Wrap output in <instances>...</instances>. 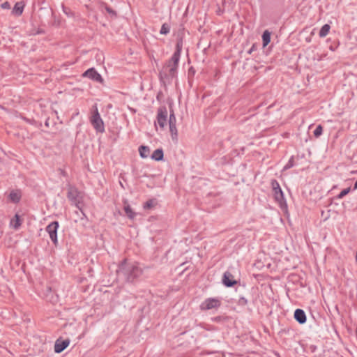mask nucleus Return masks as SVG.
<instances>
[{
  "instance_id": "obj_17",
  "label": "nucleus",
  "mask_w": 357,
  "mask_h": 357,
  "mask_svg": "<svg viewBox=\"0 0 357 357\" xmlns=\"http://www.w3.org/2000/svg\"><path fill=\"white\" fill-rule=\"evenodd\" d=\"M151 158L156 161L162 160L163 158V151L161 149H156L153 153Z\"/></svg>"
},
{
  "instance_id": "obj_15",
  "label": "nucleus",
  "mask_w": 357,
  "mask_h": 357,
  "mask_svg": "<svg viewBox=\"0 0 357 357\" xmlns=\"http://www.w3.org/2000/svg\"><path fill=\"white\" fill-rule=\"evenodd\" d=\"M21 198V193L18 190H13L9 195V199L11 202L17 203Z\"/></svg>"
},
{
  "instance_id": "obj_28",
  "label": "nucleus",
  "mask_w": 357,
  "mask_h": 357,
  "mask_svg": "<svg viewBox=\"0 0 357 357\" xmlns=\"http://www.w3.org/2000/svg\"><path fill=\"white\" fill-rule=\"evenodd\" d=\"M350 188H347L346 189H344L339 195L338 198L342 199L343 197H344L346 195H347L350 192Z\"/></svg>"
},
{
  "instance_id": "obj_22",
  "label": "nucleus",
  "mask_w": 357,
  "mask_h": 357,
  "mask_svg": "<svg viewBox=\"0 0 357 357\" xmlns=\"http://www.w3.org/2000/svg\"><path fill=\"white\" fill-rule=\"evenodd\" d=\"M176 119L174 115V112L172 109L170 111L169 119V125H176Z\"/></svg>"
},
{
  "instance_id": "obj_4",
  "label": "nucleus",
  "mask_w": 357,
  "mask_h": 357,
  "mask_svg": "<svg viewBox=\"0 0 357 357\" xmlns=\"http://www.w3.org/2000/svg\"><path fill=\"white\" fill-rule=\"evenodd\" d=\"M67 196L75 204L77 208L81 209L79 204L82 203L84 197L81 192L76 188L69 185Z\"/></svg>"
},
{
  "instance_id": "obj_5",
  "label": "nucleus",
  "mask_w": 357,
  "mask_h": 357,
  "mask_svg": "<svg viewBox=\"0 0 357 357\" xmlns=\"http://www.w3.org/2000/svg\"><path fill=\"white\" fill-rule=\"evenodd\" d=\"M91 123L96 131L99 132H103L105 131L104 123L100 116L97 108H96V110L92 116Z\"/></svg>"
},
{
  "instance_id": "obj_21",
  "label": "nucleus",
  "mask_w": 357,
  "mask_h": 357,
  "mask_svg": "<svg viewBox=\"0 0 357 357\" xmlns=\"http://www.w3.org/2000/svg\"><path fill=\"white\" fill-rule=\"evenodd\" d=\"M330 29H331L330 25H328V24H324V25L321 27V30H320V31H319V36H320L321 38H324V37H325V36L328 33V32H329V31H330Z\"/></svg>"
},
{
  "instance_id": "obj_9",
  "label": "nucleus",
  "mask_w": 357,
  "mask_h": 357,
  "mask_svg": "<svg viewBox=\"0 0 357 357\" xmlns=\"http://www.w3.org/2000/svg\"><path fill=\"white\" fill-rule=\"evenodd\" d=\"M220 302L218 299L208 298L202 305V309L210 310L213 308H217L220 306Z\"/></svg>"
},
{
  "instance_id": "obj_27",
  "label": "nucleus",
  "mask_w": 357,
  "mask_h": 357,
  "mask_svg": "<svg viewBox=\"0 0 357 357\" xmlns=\"http://www.w3.org/2000/svg\"><path fill=\"white\" fill-rule=\"evenodd\" d=\"M322 130H323L322 126H320V125H319V126H318L316 128V129H315V130H314V136H315L316 137H319V136L321 135V133H322Z\"/></svg>"
},
{
  "instance_id": "obj_29",
  "label": "nucleus",
  "mask_w": 357,
  "mask_h": 357,
  "mask_svg": "<svg viewBox=\"0 0 357 357\" xmlns=\"http://www.w3.org/2000/svg\"><path fill=\"white\" fill-rule=\"evenodd\" d=\"M1 7L3 9H10V5L8 1H6L1 5Z\"/></svg>"
},
{
  "instance_id": "obj_7",
  "label": "nucleus",
  "mask_w": 357,
  "mask_h": 357,
  "mask_svg": "<svg viewBox=\"0 0 357 357\" xmlns=\"http://www.w3.org/2000/svg\"><path fill=\"white\" fill-rule=\"evenodd\" d=\"M167 112L165 107H161L158 109V116H157V121L158 125L161 128H164L165 125L166 124L167 121Z\"/></svg>"
},
{
  "instance_id": "obj_30",
  "label": "nucleus",
  "mask_w": 357,
  "mask_h": 357,
  "mask_svg": "<svg viewBox=\"0 0 357 357\" xmlns=\"http://www.w3.org/2000/svg\"><path fill=\"white\" fill-rule=\"evenodd\" d=\"M354 189H357V181H356L354 184Z\"/></svg>"
},
{
  "instance_id": "obj_2",
  "label": "nucleus",
  "mask_w": 357,
  "mask_h": 357,
  "mask_svg": "<svg viewBox=\"0 0 357 357\" xmlns=\"http://www.w3.org/2000/svg\"><path fill=\"white\" fill-rule=\"evenodd\" d=\"M179 59L180 57H178L177 55H173L163 67L162 73L172 77H174Z\"/></svg>"
},
{
  "instance_id": "obj_12",
  "label": "nucleus",
  "mask_w": 357,
  "mask_h": 357,
  "mask_svg": "<svg viewBox=\"0 0 357 357\" xmlns=\"http://www.w3.org/2000/svg\"><path fill=\"white\" fill-rule=\"evenodd\" d=\"M294 318L299 324H304L306 321V316L303 310L297 309L294 312Z\"/></svg>"
},
{
  "instance_id": "obj_8",
  "label": "nucleus",
  "mask_w": 357,
  "mask_h": 357,
  "mask_svg": "<svg viewBox=\"0 0 357 357\" xmlns=\"http://www.w3.org/2000/svg\"><path fill=\"white\" fill-rule=\"evenodd\" d=\"M83 75L100 83L103 82L101 75L93 68L87 70Z\"/></svg>"
},
{
  "instance_id": "obj_11",
  "label": "nucleus",
  "mask_w": 357,
  "mask_h": 357,
  "mask_svg": "<svg viewBox=\"0 0 357 357\" xmlns=\"http://www.w3.org/2000/svg\"><path fill=\"white\" fill-rule=\"evenodd\" d=\"M222 282L227 287H232L237 282L234 280V276L231 273L225 272L223 275Z\"/></svg>"
},
{
  "instance_id": "obj_19",
  "label": "nucleus",
  "mask_w": 357,
  "mask_h": 357,
  "mask_svg": "<svg viewBox=\"0 0 357 357\" xmlns=\"http://www.w3.org/2000/svg\"><path fill=\"white\" fill-rule=\"evenodd\" d=\"M139 153L142 158H146L150 153V149L146 146H141L139 148Z\"/></svg>"
},
{
  "instance_id": "obj_3",
  "label": "nucleus",
  "mask_w": 357,
  "mask_h": 357,
  "mask_svg": "<svg viewBox=\"0 0 357 357\" xmlns=\"http://www.w3.org/2000/svg\"><path fill=\"white\" fill-rule=\"evenodd\" d=\"M271 185L273 192V196L275 201L280 204V207L282 209L287 208V204L285 200L284 199L283 192L280 188V186L278 181L275 180L272 181Z\"/></svg>"
},
{
  "instance_id": "obj_18",
  "label": "nucleus",
  "mask_w": 357,
  "mask_h": 357,
  "mask_svg": "<svg viewBox=\"0 0 357 357\" xmlns=\"http://www.w3.org/2000/svg\"><path fill=\"white\" fill-rule=\"evenodd\" d=\"M10 225L14 229H18L21 225V220L20 218V215L16 214L14 218L10 220Z\"/></svg>"
},
{
  "instance_id": "obj_14",
  "label": "nucleus",
  "mask_w": 357,
  "mask_h": 357,
  "mask_svg": "<svg viewBox=\"0 0 357 357\" xmlns=\"http://www.w3.org/2000/svg\"><path fill=\"white\" fill-rule=\"evenodd\" d=\"M24 7V4L22 2L16 3L13 9V13L17 16L21 15L23 13Z\"/></svg>"
},
{
  "instance_id": "obj_31",
  "label": "nucleus",
  "mask_w": 357,
  "mask_h": 357,
  "mask_svg": "<svg viewBox=\"0 0 357 357\" xmlns=\"http://www.w3.org/2000/svg\"><path fill=\"white\" fill-rule=\"evenodd\" d=\"M252 52V48L249 51V53H251Z\"/></svg>"
},
{
  "instance_id": "obj_16",
  "label": "nucleus",
  "mask_w": 357,
  "mask_h": 357,
  "mask_svg": "<svg viewBox=\"0 0 357 357\" xmlns=\"http://www.w3.org/2000/svg\"><path fill=\"white\" fill-rule=\"evenodd\" d=\"M124 211L129 218L133 219L135 218V213L132 211L127 201L124 202Z\"/></svg>"
},
{
  "instance_id": "obj_6",
  "label": "nucleus",
  "mask_w": 357,
  "mask_h": 357,
  "mask_svg": "<svg viewBox=\"0 0 357 357\" xmlns=\"http://www.w3.org/2000/svg\"><path fill=\"white\" fill-rule=\"evenodd\" d=\"M59 223L56 221L51 222L46 228V231L50 235V237L55 245H57V229Z\"/></svg>"
},
{
  "instance_id": "obj_10",
  "label": "nucleus",
  "mask_w": 357,
  "mask_h": 357,
  "mask_svg": "<svg viewBox=\"0 0 357 357\" xmlns=\"http://www.w3.org/2000/svg\"><path fill=\"white\" fill-rule=\"evenodd\" d=\"M70 344L68 339L65 340H60L59 339L55 342L54 344V351L56 353L62 352Z\"/></svg>"
},
{
  "instance_id": "obj_26",
  "label": "nucleus",
  "mask_w": 357,
  "mask_h": 357,
  "mask_svg": "<svg viewBox=\"0 0 357 357\" xmlns=\"http://www.w3.org/2000/svg\"><path fill=\"white\" fill-rule=\"evenodd\" d=\"M154 201L152 199L148 200L144 205L145 209H149L154 206Z\"/></svg>"
},
{
  "instance_id": "obj_23",
  "label": "nucleus",
  "mask_w": 357,
  "mask_h": 357,
  "mask_svg": "<svg viewBox=\"0 0 357 357\" xmlns=\"http://www.w3.org/2000/svg\"><path fill=\"white\" fill-rule=\"evenodd\" d=\"M105 9L106 10V11L109 14L111 15L112 17H116V13L115 10H114L112 8H110L109 6H108L107 5H106L105 3H102Z\"/></svg>"
},
{
  "instance_id": "obj_13",
  "label": "nucleus",
  "mask_w": 357,
  "mask_h": 357,
  "mask_svg": "<svg viewBox=\"0 0 357 357\" xmlns=\"http://www.w3.org/2000/svg\"><path fill=\"white\" fill-rule=\"evenodd\" d=\"M183 32H184L183 30H181L178 33V36L179 37V39L178 40L177 43H176V52L173 54V55H177L178 57H180L181 51L182 46H183L182 36L183 35Z\"/></svg>"
},
{
  "instance_id": "obj_25",
  "label": "nucleus",
  "mask_w": 357,
  "mask_h": 357,
  "mask_svg": "<svg viewBox=\"0 0 357 357\" xmlns=\"http://www.w3.org/2000/svg\"><path fill=\"white\" fill-rule=\"evenodd\" d=\"M169 32V26L167 24H163L161 29H160V33L161 34H167Z\"/></svg>"
},
{
  "instance_id": "obj_1",
  "label": "nucleus",
  "mask_w": 357,
  "mask_h": 357,
  "mask_svg": "<svg viewBox=\"0 0 357 357\" xmlns=\"http://www.w3.org/2000/svg\"><path fill=\"white\" fill-rule=\"evenodd\" d=\"M118 273L126 276L128 280H132L142 274V270L136 264H128L126 260H124L119 266Z\"/></svg>"
},
{
  "instance_id": "obj_20",
  "label": "nucleus",
  "mask_w": 357,
  "mask_h": 357,
  "mask_svg": "<svg viewBox=\"0 0 357 357\" xmlns=\"http://www.w3.org/2000/svg\"><path fill=\"white\" fill-rule=\"evenodd\" d=\"M263 46L266 47L271 41V33L266 30L262 35Z\"/></svg>"
},
{
  "instance_id": "obj_24",
  "label": "nucleus",
  "mask_w": 357,
  "mask_h": 357,
  "mask_svg": "<svg viewBox=\"0 0 357 357\" xmlns=\"http://www.w3.org/2000/svg\"><path fill=\"white\" fill-rule=\"evenodd\" d=\"M169 130L173 139H176L177 137V129L176 125L169 126Z\"/></svg>"
}]
</instances>
